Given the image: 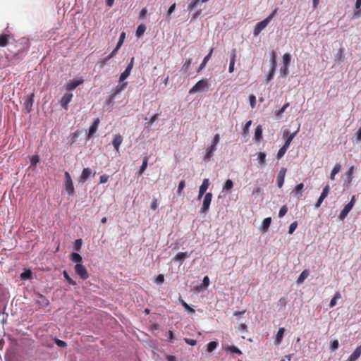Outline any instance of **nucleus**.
I'll return each instance as SVG.
<instances>
[{"mask_svg":"<svg viewBox=\"0 0 361 361\" xmlns=\"http://www.w3.org/2000/svg\"><path fill=\"white\" fill-rule=\"evenodd\" d=\"M13 45L14 49H11V51L13 52V54L16 56L19 55L29 49V39L25 37L20 38L16 41Z\"/></svg>","mask_w":361,"mask_h":361,"instance_id":"nucleus-1","label":"nucleus"},{"mask_svg":"<svg viewBox=\"0 0 361 361\" xmlns=\"http://www.w3.org/2000/svg\"><path fill=\"white\" fill-rule=\"evenodd\" d=\"M207 88H208L207 80H200L189 90V94H192L197 92H202Z\"/></svg>","mask_w":361,"mask_h":361,"instance_id":"nucleus-2","label":"nucleus"},{"mask_svg":"<svg viewBox=\"0 0 361 361\" xmlns=\"http://www.w3.org/2000/svg\"><path fill=\"white\" fill-rule=\"evenodd\" d=\"M65 176V188L66 190L69 195H73L75 192L74 186L73 184V181L71 177V175L68 172L66 171L64 173Z\"/></svg>","mask_w":361,"mask_h":361,"instance_id":"nucleus-3","label":"nucleus"},{"mask_svg":"<svg viewBox=\"0 0 361 361\" xmlns=\"http://www.w3.org/2000/svg\"><path fill=\"white\" fill-rule=\"evenodd\" d=\"M75 272L82 280H85L89 277V274L86 268L82 264H76L75 266Z\"/></svg>","mask_w":361,"mask_h":361,"instance_id":"nucleus-4","label":"nucleus"},{"mask_svg":"<svg viewBox=\"0 0 361 361\" xmlns=\"http://www.w3.org/2000/svg\"><path fill=\"white\" fill-rule=\"evenodd\" d=\"M134 57H132L130 63L126 68V70L121 74L119 77V82H123L130 74L132 68L133 67Z\"/></svg>","mask_w":361,"mask_h":361,"instance_id":"nucleus-5","label":"nucleus"},{"mask_svg":"<svg viewBox=\"0 0 361 361\" xmlns=\"http://www.w3.org/2000/svg\"><path fill=\"white\" fill-rule=\"evenodd\" d=\"M212 194L211 192H207L203 200L202 206L200 209V212L207 213L209 209V206L212 202Z\"/></svg>","mask_w":361,"mask_h":361,"instance_id":"nucleus-6","label":"nucleus"},{"mask_svg":"<svg viewBox=\"0 0 361 361\" xmlns=\"http://www.w3.org/2000/svg\"><path fill=\"white\" fill-rule=\"evenodd\" d=\"M270 22L269 20L265 18L264 20H262L261 22H259L256 24L254 30H253V35L255 36L259 35V34L267 26V25Z\"/></svg>","mask_w":361,"mask_h":361,"instance_id":"nucleus-7","label":"nucleus"},{"mask_svg":"<svg viewBox=\"0 0 361 361\" xmlns=\"http://www.w3.org/2000/svg\"><path fill=\"white\" fill-rule=\"evenodd\" d=\"M73 94L70 92L66 93L61 99V106L65 109L68 110V104L71 101L73 98Z\"/></svg>","mask_w":361,"mask_h":361,"instance_id":"nucleus-8","label":"nucleus"},{"mask_svg":"<svg viewBox=\"0 0 361 361\" xmlns=\"http://www.w3.org/2000/svg\"><path fill=\"white\" fill-rule=\"evenodd\" d=\"M286 173V168H281L280 171L278 173L277 178H276V183L277 185L279 188H282L283 183H284V178Z\"/></svg>","mask_w":361,"mask_h":361,"instance_id":"nucleus-9","label":"nucleus"},{"mask_svg":"<svg viewBox=\"0 0 361 361\" xmlns=\"http://www.w3.org/2000/svg\"><path fill=\"white\" fill-rule=\"evenodd\" d=\"M298 132V130L291 134H289L288 130H285L283 132V137H287L286 142L283 145L285 146V147H288V148L289 147L290 142H292L293 139L295 137Z\"/></svg>","mask_w":361,"mask_h":361,"instance_id":"nucleus-10","label":"nucleus"},{"mask_svg":"<svg viewBox=\"0 0 361 361\" xmlns=\"http://www.w3.org/2000/svg\"><path fill=\"white\" fill-rule=\"evenodd\" d=\"M216 150V147L212 145H210L206 149V153L204 157V161H209L211 158L213 157L214 152Z\"/></svg>","mask_w":361,"mask_h":361,"instance_id":"nucleus-11","label":"nucleus"},{"mask_svg":"<svg viewBox=\"0 0 361 361\" xmlns=\"http://www.w3.org/2000/svg\"><path fill=\"white\" fill-rule=\"evenodd\" d=\"M83 82V80L80 79L78 80H70L66 85V90L72 91L75 90L78 85Z\"/></svg>","mask_w":361,"mask_h":361,"instance_id":"nucleus-12","label":"nucleus"},{"mask_svg":"<svg viewBox=\"0 0 361 361\" xmlns=\"http://www.w3.org/2000/svg\"><path fill=\"white\" fill-rule=\"evenodd\" d=\"M126 86L127 82H121L119 85L116 86L112 90V97L114 98L117 94L124 90Z\"/></svg>","mask_w":361,"mask_h":361,"instance_id":"nucleus-13","label":"nucleus"},{"mask_svg":"<svg viewBox=\"0 0 361 361\" xmlns=\"http://www.w3.org/2000/svg\"><path fill=\"white\" fill-rule=\"evenodd\" d=\"M235 58H236V49H233L231 52V59H230V63L228 67V72L233 73L234 71V65L235 62Z\"/></svg>","mask_w":361,"mask_h":361,"instance_id":"nucleus-14","label":"nucleus"},{"mask_svg":"<svg viewBox=\"0 0 361 361\" xmlns=\"http://www.w3.org/2000/svg\"><path fill=\"white\" fill-rule=\"evenodd\" d=\"M123 142V137L120 134H116L112 140V145L116 151H118L120 145Z\"/></svg>","mask_w":361,"mask_h":361,"instance_id":"nucleus-15","label":"nucleus"},{"mask_svg":"<svg viewBox=\"0 0 361 361\" xmlns=\"http://www.w3.org/2000/svg\"><path fill=\"white\" fill-rule=\"evenodd\" d=\"M99 118H97L94 121V122L92 123V124L91 125V126L89 128V131H88V137H92L94 135V134L96 133L98 126H99Z\"/></svg>","mask_w":361,"mask_h":361,"instance_id":"nucleus-16","label":"nucleus"},{"mask_svg":"<svg viewBox=\"0 0 361 361\" xmlns=\"http://www.w3.org/2000/svg\"><path fill=\"white\" fill-rule=\"evenodd\" d=\"M361 355V345L356 348L346 361H356Z\"/></svg>","mask_w":361,"mask_h":361,"instance_id":"nucleus-17","label":"nucleus"},{"mask_svg":"<svg viewBox=\"0 0 361 361\" xmlns=\"http://www.w3.org/2000/svg\"><path fill=\"white\" fill-rule=\"evenodd\" d=\"M11 36L8 34L0 35V47H4L9 44Z\"/></svg>","mask_w":361,"mask_h":361,"instance_id":"nucleus-18","label":"nucleus"},{"mask_svg":"<svg viewBox=\"0 0 361 361\" xmlns=\"http://www.w3.org/2000/svg\"><path fill=\"white\" fill-rule=\"evenodd\" d=\"M91 173L92 171L90 168H85L80 177V181L84 183L89 178Z\"/></svg>","mask_w":361,"mask_h":361,"instance_id":"nucleus-19","label":"nucleus"},{"mask_svg":"<svg viewBox=\"0 0 361 361\" xmlns=\"http://www.w3.org/2000/svg\"><path fill=\"white\" fill-rule=\"evenodd\" d=\"M353 209L351 204H347L339 214V219L343 221L347 216L350 211Z\"/></svg>","mask_w":361,"mask_h":361,"instance_id":"nucleus-20","label":"nucleus"},{"mask_svg":"<svg viewBox=\"0 0 361 361\" xmlns=\"http://www.w3.org/2000/svg\"><path fill=\"white\" fill-rule=\"evenodd\" d=\"M118 50H117V49H115L111 51V53H110L107 56L104 57V59H102L99 63H101L102 65H101V67H103L104 65L109 61L111 59H112L114 56H116V54H117Z\"/></svg>","mask_w":361,"mask_h":361,"instance_id":"nucleus-21","label":"nucleus"},{"mask_svg":"<svg viewBox=\"0 0 361 361\" xmlns=\"http://www.w3.org/2000/svg\"><path fill=\"white\" fill-rule=\"evenodd\" d=\"M213 51L214 48H212L208 54L204 58L202 62L201 63L200 67L198 68L197 72H200L202 69H203L205 67L207 61L209 60L212 55Z\"/></svg>","mask_w":361,"mask_h":361,"instance_id":"nucleus-22","label":"nucleus"},{"mask_svg":"<svg viewBox=\"0 0 361 361\" xmlns=\"http://www.w3.org/2000/svg\"><path fill=\"white\" fill-rule=\"evenodd\" d=\"M271 217H267V218H265L263 221H262V224L261 225V229L263 232H267L270 226V224H271Z\"/></svg>","mask_w":361,"mask_h":361,"instance_id":"nucleus-23","label":"nucleus"},{"mask_svg":"<svg viewBox=\"0 0 361 361\" xmlns=\"http://www.w3.org/2000/svg\"><path fill=\"white\" fill-rule=\"evenodd\" d=\"M310 274V271L308 269H305L302 271V272L300 274L299 277L297 279V283L298 284H302L304 281L308 277Z\"/></svg>","mask_w":361,"mask_h":361,"instance_id":"nucleus-24","label":"nucleus"},{"mask_svg":"<svg viewBox=\"0 0 361 361\" xmlns=\"http://www.w3.org/2000/svg\"><path fill=\"white\" fill-rule=\"evenodd\" d=\"M271 55V59H270V63H271V68L276 69L277 63H276V53L274 50H272L270 53Z\"/></svg>","mask_w":361,"mask_h":361,"instance_id":"nucleus-25","label":"nucleus"},{"mask_svg":"<svg viewBox=\"0 0 361 361\" xmlns=\"http://www.w3.org/2000/svg\"><path fill=\"white\" fill-rule=\"evenodd\" d=\"M361 0H356L355 1V10L354 11V17L358 18L361 16Z\"/></svg>","mask_w":361,"mask_h":361,"instance_id":"nucleus-26","label":"nucleus"},{"mask_svg":"<svg viewBox=\"0 0 361 361\" xmlns=\"http://www.w3.org/2000/svg\"><path fill=\"white\" fill-rule=\"evenodd\" d=\"M70 259L72 262L76 264H81V262L82 260V257L79 254L75 252L71 253Z\"/></svg>","mask_w":361,"mask_h":361,"instance_id":"nucleus-27","label":"nucleus"},{"mask_svg":"<svg viewBox=\"0 0 361 361\" xmlns=\"http://www.w3.org/2000/svg\"><path fill=\"white\" fill-rule=\"evenodd\" d=\"M33 94H31V96L25 102V106L27 112H30L32 110V106L33 104Z\"/></svg>","mask_w":361,"mask_h":361,"instance_id":"nucleus-28","label":"nucleus"},{"mask_svg":"<svg viewBox=\"0 0 361 361\" xmlns=\"http://www.w3.org/2000/svg\"><path fill=\"white\" fill-rule=\"evenodd\" d=\"M188 257H189V255L187 252H178L174 259L176 261L183 262Z\"/></svg>","mask_w":361,"mask_h":361,"instance_id":"nucleus-29","label":"nucleus"},{"mask_svg":"<svg viewBox=\"0 0 361 361\" xmlns=\"http://www.w3.org/2000/svg\"><path fill=\"white\" fill-rule=\"evenodd\" d=\"M341 166L339 164H335L334 167L333 168L331 174H330V178L331 180L335 179V176L341 171Z\"/></svg>","mask_w":361,"mask_h":361,"instance_id":"nucleus-30","label":"nucleus"},{"mask_svg":"<svg viewBox=\"0 0 361 361\" xmlns=\"http://www.w3.org/2000/svg\"><path fill=\"white\" fill-rule=\"evenodd\" d=\"M79 136V133L78 131L74 132L68 137V143L71 145L77 141V139Z\"/></svg>","mask_w":361,"mask_h":361,"instance_id":"nucleus-31","label":"nucleus"},{"mask_svg":"<svg viewBox=\"0 0 361 361\" xmlns=\"http://www.w3.org/2000/svg\"><path fill=\"white\" fill-rule=\"evenodd\" d=\"M262 135V128L260 125L257 126L255 131V139L257 141H259Z\"/></svg>","mask_w":361,"mask_h":361,"instance_id":"nucleus-32","label":"nucleus"},{"mask_svg":"<svg viewBox=\"0 0 361 361\" xmlns=\"http://www.w3.org/2000/svg\"><path fill=\"white\" fill-rule=\"evenodd\" d=\"M284 332H285L284 328H283V327L279 328V329L277 332V334L276 336V342L277 343H280L281 342L283 337Z\"/></svg>","mask_w":361,"mask_h":361,"instance_id":"nucleus-33","label":"nucleus"},{"mask_svg":"<svg viewBox=\"0 0 361 361\" xmlns=\"http://www.w3.org/2000/svg\"><path fill=\"white\" fill-rule=\"evenodd\" d=\"M304 188L303 183H300L295 186V188L293 190L292 193L294 194V195H297L298 194H300V195L302 193Z\"/></svg>","mask_w":361,"mask_h":361,"instance_id":"nucleus-34","label":"nucleus"},{"mask_svg":"<svg viewBox=\"0 0 361 361\" xmlns=\"http://www.w3.org/2000/svg\"><path fill=\"white\" fill-rule=\"evenodd\" d=\"M233 187V183L231 179L226 180L225 182L224 186H223V191H229L231 190Z\"/></svg>","mask_w":361,"mask_h":361,"instance_id":"nucleus-35","label":"nucleus"},{"mask_svg":"<svg viewBox=\"0 0 361 361\" xmlns=\"http://www.w3.org/2000/svg\"><path fill=\"white\" fill-rule=\"evenodd\" d=\"M341 298V293L339 292H336L334 294L333 298L330 301V303H329L330 307H334L337 303V302H336L337 299H340Z\"/></svg>","mask_w":361,"mask_h":361,"instance_id":"nucleus-36","label":"nucleus"},{"mask_svg":"<svg viewBox=\"0 0 361 361\" xmlns=\"http://www.w3.org/2000/svg\"><path fill=\"white\" fill-rule=\"evenodd\" d=\"M209 180L208 178H204L202 181V185H200V190L201 192L203 191V192H206L207 190L209 188Z\"/></svg>","mask_w":361,"mask_h":361,"instance_id":"nucleus-37","label":"nucleus"},{"mask_svg":"<svg viewBox=\"0 0 361 361\" xmlns=\"http://www.w3.org/2000/svg\"><path fill=\"white\" fill-rule=\"evenodd\" d=\"M180 303L184 307V309L188 311L190 314H193L195 312V310L190 307L187 302H185L183 300H180Z\"/></svg>","mask_w":361,"mask_h":361,"instance_id":"nucleus-38","label":"nucleus"},{"mask_svg":"<svg viewBox=\"0 0 361 361\" xmlns=\"http://www.w3.org/2000/svg\"><path fill=\"white\" fill-rule=\"evenodd\" d=\"M38 300H37V303L43 305V306H45V305H47L48 303H49V301L46 298V297H44V295L39 294V296H38Z\"/></svg>","mask_w":361,"mask_h":361,"instance_id":"nucleus-39","label":"nucleus"},{"mask_svg":"<svg viewBox=\"0 0 361 361\" xmlns=\"http://www.w3.org/2000/svg\"><path fill=\"white\" fill-rule=\"evenodd\" d=\"M125 37H126V33L124 32H121V34L120 35L119 40L116 46L115 49H117V50H118L121 48V47L122 46V44L123 43Z\"/></svg>","mask_w":361,"mask_h":361,"instance_id":"nucleus-40","label":"nucleus"},{"mask_svg":"<svg viewBox=\"0 0 361 361\" xmlns=\"http://www.w3.org/2000/svg\"><path fill=\"white\" fill-rule=\"evenodd\" d=\"M291 56L289 54H284L283 56V65L288 66L290 63Z\"/></svg>","mask_w":361,"mask_h":361,"instance_id":"nucleus-41","label":"nucleus"},{"mask_svg":"<svg viewBox=\"0 0 361 361\" xmlns=\"http://www.w3.org/2000/svg\"><path fill=\"white\" fill-rule=\"evenodd\" d=\"M147 163H148V157H145L143 158L142 164L140 171H139L140 173H142L145 171V169L147 166Z\"/></svg>","mask_w":361,"mask_h":361,"instance_id":"nucleus-42","label":"nucleus"},{"mask_svg":"<svg viewBox=\"0 0 361 361\" xmlns=\"http://www.w3.org/2000/svg\"><path fill=\"white\" fill-rule=\"evenodd\" d=\"M280 73L282 77H286L289 73L288 66L283 65L280 68Z\"/></svg>","mask_w":361,"mask_h":361,"instance_id":"nucleus-43","label":"nucleus"},{"mask_svg":"<svg viewBox=\"0 0 361 361\" xmlns=\"http://www.w3.org/2000/svg\"><path fill=\"white\" fill-rule=\"evenodd\" d=\"M217 343L216 341H211L207 345V351L211 353L216 349L217 347Z\"/></svg>","mask_w":361,"mask_h":361,"instance_id":"nucleus-44","label":"nucleus"},{"mask_svg":"<svg viewBox=\"0 0 361 361\" xmlns=\"http://www.w3.org/2000/svg\"><path fill=\"white\" fill-rule=\"evenodd\" d=\"M63 277L67 280V281L68 282V283L71 284V285H75L76 284V282L75 281H73L71 277L70 276L68 275V272L64 270L63 271Z\"/></svg>","mask_w":361,"mask_h":361,"instance_id":"nucleus-45","label":"nucleus"},{"mask_svg":"<svg viewBox=\"0 0 361 361\" xmlns=\"http://www.w3.org/2000/svg\"><path fill=\"white\" fill-rule=\"evenodd\" d=\"M288 148V147H285L284 145H283L280 149L279 150L278 153H277V158L279 159H281L284 154L286 152L287 149Z\"/></svg>","mask_w":361,"mask_h":361,"instance_id":"nucleus-46","label":"nucleus"},{"mask_svg":"<svg viewBox=\"0 0 361 361\" xmlns=\"http://www.w3.org/2000/svg\"><path fill=\"white\" fill-rule=\"evenodd\" d=\"M145 31V26L144 25H140L136 30V35L140 37Z\"/></svg>","mask_w":361,"mask_h":361,"instance_id":"nucleus-47","label":"nucleus"},{"mask_svg":"<svg viewBox=\"0 0 361 361\" xmlns=\"http://www.w3.org/2000/svg\"><path fill=\"white\" fill-rule=\"evenodd\" d=\"M32 276V272L30 270H25L20 274V277L22 279H30Z\"/></svg>","mask_w":361,"mask_h":361,"instance_id":"nucleus-48","label":"nucleus"},{"mask_svg":"<svg viewBox=\"0 0 361 361\" xmlns=\"http://www.w3.org/2000/svg\"><path fill=\"white\" fill-rule=\"evenodd\" d=\"M185 186V180H181L179 182V184H178V190H177V193L178 195H181L182 194L183 190L184 189Z\"/></svg>","mask_w":361,"mask_h":361,"instance_id":"nucleus-49","label":"nucleus"},{"mask_svg":"<svg viewBox=\"0 0 361 361\" xmlns=\"http://www.w3.org/2000/svg\"><path fill=\"white\" fill-rule=\"evenodd\" d=\"M330 190V186L329 185H326L324 188L323 190L320 195L321 197H324V199L327 197V195L329 193Z\"/></svg>","mask_w":361,"mask_h":361,"instance_id":"nucleus-50","label":"nucleus"},{"mask_svg":"<svg viewBox=\"0 0 361 361\" xmlns=\"http://www.w3.org/2000/svg\"><path fill=\"white\" fill-rule=\"evenodd\" d=\"M266 154L264 152H259L258 154V161L260 164H265Z\"/></svg>","mask_w":361,"mask_h":361,"instance_id":"nucleus-51","label":"nucleus"},{"mask_svg":"<svg viewBox=\"0 0 361 361\" xmlns=\"http://www.w3.org/2000/svg\"><path fill=\"white\" fill-rule=\"evenodd\" d=\"M228 350L230 352L233 353H237L238 355H241L242 354L241 350L239 348H238L236 346H235V345L229 346L228 348Z\"/></svg>","mask_w":361,"mask_h":361,"instance_id":"nucleus-52","label":"nucleus"},{"mask_svg":"<svg viewBox=\"0 0 361 361\" xmlns=\"http://www.w3.org/2000/svg\"><path fill=\"white\" fill-rule=\"evenodd\" d=\"M353 171H354V166H351L350 168H349L348 171L346 173L347 178L348 179L349 183L351 182L352 179H353Z\"/></svg>","mask_w":361,"mask_h":361,"instance_id":"nucleus-53","label":"nucleus"},{"mask_svg":"<svg viewBox=\"0 0 361 361\" xmlns=\"http://www.w3.org/2000/svg\"><path fill=\"white\" fill-rule=\"evenodd\" d=\"M287 212H288V208H287L286 205H283V207H281V208L279 210V216L283 217V216H285Z\"/></svg>","mask_w":361,"mask_h":361,"instance_id":"nucleus-54","label":"nucleus"},{"mask_svg":"<svg viewBox=\"0 0 361 361\" xmlns=\"http://www.w3.org/2000/svg\"><path fill=\"white\" fill-rule=\"evenodd\" d=\"M338 346H339V343H338V340H334V341H331L330 348L332 351H334L338 349Z\"/></svg>","mask_w":361,"mask_h":361,"instance_id":"nucleus-55","label":"nucleus"},{"mask_svg":"<svg viewBox=\"0 0 361 361\" xmlns=\"http://www.w3.org/2000/svg\"><path fill=\"white\" fill-rule=\"evenodd\" d=\"M297 226H298V223H297V221H294V222H293V223L290 225V226H289L288 233H289V234H292V233L295 231V230L296 229Z\"/></svg>","mask_w":361,"mask_h":361,"instance_id":"nucleus-56","label":"nucleus"},{"mask_svg":"<svg viewBox=\"0 0 361 361\" xmlns=\"http://www.w3.org/2000/svg\"><path fill=\"white\" fill-rule=\"evenodd\" d=\"M190 64H191V59H187L185 61V62L184 63L183 66V69L185 71H188L189 69H190Z\"/></svg>","mask_w":361,"mask_h":361,"instance_id":"nucleus-57","label":"nucleus"},{"mask_svg":"<svg viewBox=\"0 0 361 361\" xmlns=\"http://www.w3.org/2000/svg\"><path fill=\"white\" fill-rule=\"evenodd\" d=\"M219 140H220V137H219V134H216L214 137H213V140L212 141V143L211 145H214L216 147V145H218V143L219 142Z\"/></svg>","mask_w":361,"mask_h":361,"instance_id":"nucleus-58","label":"nucleus"},{"mask_svg":"<svg viewBox=\"0 0 361 361\" xmlns=\"http://www.w3.org/2000/svg\"><path fill=\"white\" fill-rule=\"evenodd\" d=\"M275 71H276V69L270 68L269 73L267 75V80L268 81H269V80H272L274 78Z\"/></svg>","mask_w":361,"mask_h":361,"instance_id":"nucleus-59","label":"nucleus"},{"mask_svg":"<svg viewBox=\"0 0 361 361\" xmlns=\"http://www.w3.org/2000/svg\"><path fill=\"white\" fill-rule=\"evenodd\" d=\"M55 343L59 347H61V348H64V347H66V345H67V344H66V343L65 341L59 340V339H56L55 340Z\"/></svg>","mask_w":361,"mask_h":361,"instance_id":"nucleus-60","label":"nucleus"},{"mask_svg":"<svg viewBox=\"0 0 361 361\" xmlns=\"http://www.w3.org/2000/svg\"><path fill=\"white\" fill-rule=\"evenodd\" d=\"M184 341L188 344V345H195L196 343H197V341L195 339H191V338H184Z\"/></svg>","mask_w":361,"mask_h":361,"instance_id":"nucleus-61","label":"nucleus"},{"mask_svg":"<svg viewBox=\"0 0 361 361\" xmlns=\"http://www.w3.org/2000/svg\"><path fill=\"white\" fill-rule=\"evenodd\" d=\"M109 176L106 174H103L99 178L100 183H105L108 181Z\"/></svg>","mask_w":361,"mask_h":361,"instance_id":"nucleus-62","label":"nucleus"},{"mask_svg":"<svg viewBox=\"0 0 361 361\" xmlns=\"http://www.w3.org/2000/svg\"><path fill=\"white\" fill-rule=\"evenodd\" d=\"M249 100H250L251 107L254 108V106H255V104H256V97L255 95L252 94L250 96Z\"/></svg>","mask_w":361,"mask_h":361,"instance_id":"nucleus-63","label":"nucleus"},{"mask_svg":"<svg viewBox=\"0 0 361 361\" xmlns=\"http://www.w3.org/2000/svg\"><path fill=\"white\" fill-rule=\"evenodd\" d=\"M81 246H82V240L81 239H78L75 240V249L78 251H79L81 248Z\"/></svg>","mask_w":361,"mask_h":361,"instance_id":"nucleus-64","label":"nucleus"}]
</instances>
